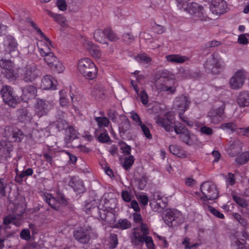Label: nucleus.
Instances as JSON below:
<instances>
[{"instance_id": "11", "label": "nucleus", "mask_w": 249, "mask_h": 249, "mask_svg": "<svg viewBox=\"0 0 249 249\" xmlns=\"http://www.w3.org/2000/svg\"><path fill=\"white\" fill-rule=\"evenodd\" d=\"M39 70L35 65H27L22 70V80L25 83H31L38 76Z\"/></svg>"}, {"instance_id": "39", "label": "nucleus", "mask_w": 249, "mask_h": 249, "mask_svg": "<svg viewBox=\"0 0 249 249\" xmlns=\"http://www.w3.org/2000/svg\"><path fill=\"white\" fill-rule=\"evenodd\" d=\"M189 131L187 129L179 135L180 139L187 144H190L192 143V137Z\"/></svg>"}, {"instance_id": "24", "label": "nucleus", "mask_w": 249, "mask_h": 249, "mask_svg": "<svg viewBox=\"0 0 249 249\" xmlns=\"http://www.w3.org/2000/svg\"><path fill=\"white\" fill-rule=\"evenodd\" d=\"M242 151V143L238 140L233 141L228 148V152L231 157H235Z\"/></svg>"}, {"instance_id": "9", "label": "nucleus", "mask_w": 249, "mask_h": 249, "mask_svg": "<svg viewBox=\"0 0 249 249\" xmlns=\"http://www.w3.org/2000/svg\"><path fill=\"white\" fill-rule=\"evenodd\" d=\"M201 191L203 197L201 199L206 200H214L218 197V191L214 184L209 182H204L201 186Z\"/></svg>"}, {"instance_id": "64", "label": "nucleus", "mask_w": 249, "mask_h": 249, "mask_svg": "<svg viewBox=\"0 0 249 249\" xmlns=\"http://www.w3.org/2000/svg\"><path fill=\"white\" fill-rule=\"evenodd\" d=\"M57 200L58 202H59V205L62 204L64 206H67L68 204V201L65 196L61 193H57Z\"/></svg>"}, {"instance_id": "10", "label": "nucleus", "mask_w": 249, "mask_h": 249, "mask_svg": "<svg viewBox=\"0 0 249 249\" xmlns=\"http://www.w3.org/2000/svg\"><path fill=\"white\" fill-rule=\"evenodd\" d=\"M247 72L243 69L237 71L230 78L229 85L233 89H239L243 86L247 78Z\"/></svg>"}, {"instance_id": "4", "label": "nucleus", "mask_w": 249, "mask_h": 249, "mask_svg": "<svg viewBox=\"0 0 249 249\" xmlns=\"http://www.w3.org/2000/svg\"><path fill=\"white\" fill-rule=\"evenodd\" d=\"M79 72L86 79L93 80L97 74V68L94 63L89 58L79 60L77 64Z\"/></svg>"}, {"instance_id": "46", "label": "nucleus", "mask_w": 249, "mask_h": 249, "mask_svg": "<svg viewBox=\"0 0 249 249\" xmlns=\"http://www.w3.org/2000/svg\"><path fill=\"white\" fill-rule=\"evenodd\" d=\"M95 137L97 138L98 140L103 143H107L109 142V136L107 134V130L104 131L103 132H101L100 134L97 136L95 135Z\"/></svg>"}, {"instance_id": "55", "label": "nucleus", "mask_w": 249, "mask_h": 249, "mask_svg": "<svg viewBox=\"0 0 249 249\" xmlns=\"http://www.w3.org/2000/svg\"><path fill=\"white\" fill-rule=\"evenodd\" d=\"M156 205L158 207L159 210H162L167 206V200L164 197H162L160 200L156 202Z\"/></svg>"}, {"instance_id": "40", "label": "nucleus", "mask_w": 249, "mask_h": 249, "mask_svg": "<svg viewBox=\"0 0 249 249\" xmlns=\"http://www.w3.org/2000/svg\"><path fill=\"white\" fill-rule=\"evenodd\" d=\"M204 208L205 210L210 212L212 214H213L215 216L221 219H223L224 218V214L223 213H220L219 211L215 209L214 207L204 204Z\"/></svg>"}, {"instance_id": "17", "label": "nucleus", "mask_w": 249, "mask_h": 249, "mask_svg": "<svg viewBox=\"0 0 249 249\" xmlns=\"http://www.w3.org/2000/svg\"><path fill=\"white\" fill-rule=\"evenodd\" d=\"M227 5L224 0H212L210 6V10L216 15H220L226 12Z\"/></svg>"}, {"instance_id": "31", "label": "nucleus", "mask_w": 249, "mask_h": 249, "mask_svg": "<svg viewBox=\"0 0 249 249\" xmlns=\"http://www.w3.org/2000/svg\"><path fill=\"white\" fill-rule=\"evenodd\" d=\"M50 46L49 44L48 45L47 43L43 41H40L37 44L39 53L42 56L44 57L45 55L53 53L51 51Z\"/></svg>"}, {"instance_id": "21", "label": "nucleus", "mask_w": 249, "mask_h": 249, "mask_svg": "<svg viewBox=\"0 0 249 249\" xmlns=\"http://www.w3.org/2000/svg\"><path fill=\"white\" fill-rule=\"evenodd\" d=\"M145 237L138 231L137 229H133V231L130 236L132 244L136 246L143 244Z\"/></svg>"}, {"instance_id": "2", "label": "nucleus", "mask_w": 249, "mask_h": 249, "mask_svg": "<svg viewBox=\"0 0 249 249\" xmlns=\"http://www.w3.org/2000/svg\"><path fill=\"white\" fill-rule=\"evenodd\" d=\"M177 1L178 7L189 13L194 19L206 20L207 17L204 9L198 3L190 0H177Z\"/></svg>"}, {"instance_id": "49", "label": "nucleus", "mask_w": 249, "mask_h": 249, "mask_svg": "<svg viewBox=\"0 0 249 249\" xmlns=\"http://www.w3.org/2000/svg\"><path fill=\"white\" fill-rule=\"evenodd\" d=\"M4 70V71L3 72V73L7 78L11 79L12 78H15L16 77L17 73L13 69V67Z\"/></svg>"}, {"instance_id": "32", "label": "nucleus", "mask_w": 249, "mask_h": 249, "mask_svg": "<svg viewBox=\"0 0 249 249\" xmlns=\"http://www.w3.org/2000/svg\"><path fill=\"white\" fill-rule=\"evenodd\" d=\"M122 122L120 124L119 129L121 135H124L127 131H128L131 127V124L129 121L125 116L122 117Z\"/></svg>"}, {"instance_id": "60", "label": "nucleus", "mask_w": 249, "mask_h": 249, "mask_svg": "<svg viewBox=\"0 0 249 249\" xmlns=\"http://www.w3.org/2000/svg\"><path fill=\"white\" fill-rule=\"evenodd\" d=\"M14 129L9 126H6L4 129V136L10 140Z\"/></svg>"}, {"instance_id": "37", "label": "nucleus", "mask_w": 249, "mask_h": 249, "mask_svg": "<svg viewBox=\"0 0 249 249\" xmlns=\"http://www.w3.org/2000/svg\"><path fill=\"white\" fill-rule=\"evenodd\" d=\"M60 98L59 102L61 107H68L69 105L68 99L66 92L64 90H61L59 91Z\"/></svg>"}, {"instance_id": "59", "label": "nucleus", "mask_w": 249, "mask_h": 249, "mask_svg": "<svg viewBox=\"0 0 249 249\" xmlns=\"http://www.w3.org/2000/svg\"><path fill=\"white\" fill-rule=\"evenodd\" d=\"M144 242L145 243L148 249H155V246L151 237L146 236Z\"/></svg>"}, {"instance_id": "63", "label": "nucleus", "mask_w": 249, "mask_h": 249, "mask_svg": "<svg viewBox=\"0 0 249 249\" xmlns=\"http://www.w3.org/2000/svg\"><path fill=\"white\" fill-rule=\"evenodd\" d=\"M190 239L188 237H185L182 242V245L185 249H192L193 248L197 246L196 244H193L192 245H190Z\"/></svg>"}, {"instance_id": "61", "label": "nucleus", "mask_w": 249, "mask_h": 249, "mask_svg": "<svg viewBox=\"0 0 249 249\" xmlns=\"http://www.w3.org/2000/svg\"><path fill=\"white\" fill-rule=\"evenodd\" d=\"M141 99L143 105L146 106L147 105L148 103V96L146 92V91L144 90L141 91L140 93Z\"/></svg>"}, {"instance_id": "50", "label": "nucleus", "mask_w": 249, "mask_h": 249, "mask_svg": "<svg viewBox=\"0 0 249 249\" xmlns=\"http://www.w3.org/2000/svg\"><path fill=\"white\" fill-rule=\"evenodd\" d=\"M56 125L59 131H61L65 129H66L68 127L67 122L65 120L62 119L58 120L56 122Z\"/></svg>"}, {"instance_id": "18", "label": "nucleus", "mask_w": 249, "mask_h": 249, "mask_svg": "<svg viewBox=\"0 0 249 249\" xmlns=\"http://www.w3.org/2000/svg\"><path fill=\"white\" fill-rule=\"evenodd\" d=\"M37 89L33 85H27L22 89L21 100L27 102L29 100L34 99L36 96Z\"/></svg>"}, {"instance_id": "38", "label": "nucleus", "mask_w": 249, "mask_h": 249, "mask_svg": "<svg viewBox=\"0 0 249 249\" xmlns=\"http://www.w3.org/2000/svg\"><path fill=\"white\" fill-rule=\"evenodd\" d=\"M239 164H244L249 160V151L242 153L235 159Z\"/></svg>"}, {"instance_id": "35", "label": "nucleus", "mask_w": 249, "mask_h": 249, "mask_svg": "<svg viewBox=\"0 0 249 249\" xmlns=\"http://www.w3.org/2000/svg\"><path fill=\"white\" fill-rule=\"evenodd\" d=\"M23 137V134L21 130L15 128L12 133L10 141L15 142H20Z\"/></svg>"}, {"instance_id": "48", "label": "nucleus", "mask_w": 249, "mask_h": 249, "mask_svg": "<svg viewBox=\"0 0 249 249\" xmlns=\"http://www.w3.org/2000/svg\"><path fill=\"white\" fill-rule=\"evenodd\" d=\"M95 120L100 127L107 126L109 124V120L107 117H97L95 118Z\"/></svg>"}, {"instance_id": "3", "label": "nucleus", "mask_w": 249, "mask_h": 249, "mask_svg": "<svg viewBox=\"0 0 249 249\" xmlns=\"http://www.w3.org/2000/svg\"><path fill=\"white\" fill-rule=\"evenodd\" d=\"M174 114L172 112H166L163 117H157L156 123L159 126L163 127L167 132H172L174 130L178 135H181L187 128L182 124L179 123L173 126V118Z\"/></svg>"}, {"instance_id": "52", "label": "nucleus", "mask_w": 249, "mask_h": 249, "mask_svg": "<svg viewBox=\"0 0 249 249\" xmlns=\"http://www.w3.org/2000/svg\"><path fill=\"white\" fill-rule=\"evenodd\" d=\"M118 244V237L116 234H112L110 237V249H115Z\"/></svg>"}, {"instance_id": "6", "label": "nucleus", "mask_w": 249, "mask_h": 249, "mask_svg": "<svg viewBox=\"0 0 249 249\" xmlns=\"http://www.w3.org/2000/svg\"><path fill=\"white\" fill-rule=\"evenodd\" d=\"M156 88L160 91L167 92L174 94L176 91L178 83L175 79H169L160 77L154 83Z\"/></svg>"}, {"instance_id": "42", "label": "nucleus", "mask_w": 249, "mask_h": 249, "mask_svg": "<svg viewBox=\"0 0 249 249\" xmlns=\"http://www.w3.org/2000/svg\"><path fill=\"white\" fill-rule=\"evenodd\" d=\"M13 223L16 225L18 224V222L17 220V217L15 215H8L3 218V224L8 225Z\"/></svg>"}, {"instance_id": "44", "label": "nucleus", "mask_w": 249, "mask_h": 249, "mask_svg": "<svg viewBox=\"0 0 249 249\" xmlns=\"http://www.w3.org/2000/svg\"><path fill=\"white\" fill-rule=\"evenodd\" d=\"M117 227L122 230H125L131 227V223L126 219H120L117 224Z\"/></svg>"}, {"instance_id": "30", "label": "nucleus", "mask_w": 249, "mask_h": 249, "mask_svg": "<svg viewBox=\"0 0 249 249\" xmlns=\"http://www.w3.org/2000/svg\"><path fill=\"white\" fill-rule=\"evenodd\" d=\"M44 199L53 209L55 210L59 209V202L52 194H47L44 196Z\"/></svg>"}, {"instance_id": "20", "label": "nucleus", "mask_w": 249, "mask_h": 249, "mask_svg": "<svg viewBox=\"0 0 249 249\" xmlns=\"http://www.w3.org/2000/svg\"><path fill=\"white\" fill-rule=\"evenodd\" d=\"M94 38L101 43L107 44L109 40V30L105 29L104 30H96L94 33Z\"/></svg>"}, {"instance_id": "25", "label": "nucleus", "mask_w": 249, "mask_h": 249, "mask_svg": "<svg viewBox=\"0 0 249 249\" xmlns=\"http://www.w3.org/2000/svg\"><path fill=\"white\" fill-rule=\"evenodd\" d=\"M165 58L168 62L176 64H182L189 60V58L185 55L179 54H170L165 56Z\"/></svg>"}, {"instance_id": "15", "label": "nucleus", "mask_w": 249, "mask_h": 249, "mask_svg": "<svg viewBox=\"0 0 249 249\" xmlns=\"http://www.w3.org/2000/svg\"><path fill=\"white\" fill-rule=\"evenodd\" d=\"M36 114L39 117L48 114L51 108L49 102L45 100L37 99L35 106Z\"/></svg>"}, {"instance_id": "16", "label": "nucleus", "mask_w": 249, "mask_h": 249, "mask_svg": "<svg viewBox=\"0 0 249 249\" xmlns=\"http://www.w3.org/2000/svg\"><path fill=\"white\" fill-rule=\"evenodd\" d=\"M74 238L82 244H87L90 240L89 231L83 227L75 229L73 233Z\"/></svg>"}, {"instance_id": "13", "label": "nucleus", "mask_w": 249, "mask_h": 249, "mask_svg": "<svg viewBox=\"0 0 249 249\" xmlns=\"http://www.w3.org/2000/svg\"><path fill=\"white\" fill-rule=\"evenodd\" d=\"M44 60L51 69L58 73L62 72L65 68L53 53L45 55Z\"/></svg>"}, {"instance_id": "8", "label": "nucleus", "mask_w": 249, "mask_h": 249, "mask_svg": "<svg viewBox=\"0 0 249 249\" xmlns=\"http://www.w3.org/2000/svg\"><path fill=\"white\" fill-rule=\"evenodd\" d=\"M191 103L190 99L184 95H181L176 98L174 101L175 105L179 109V115L182 121L186 123L188 125L192 126V122H188L183 118V114L188 108Z\"/></svg>"}, {"instance_id": "7", "label": "nucleus", "mask_w": 249, "mask_h": 249, "mask_svg": "<svg viewBox=\"0 0 249 249\" xmlns=\"http://www.w3.org/2000/svg\"><path fill=\"white\" fill-rule=\"evenodd\" d=\"M4 103L9 107H14L18 103V98L14 94L13 88L8 85H3L0 90Z\"/></svg>"}, {"instance_id": "51", "label": "nucleus", "mask_w": 249, "mask_h": 249, "mask_svg": "<svg viewBox=\"0 0 249 249\" xmlns=\"http://www.w3.org/2000/svg\"><path fill=\"white\" fill-rule=\"evenodd\" d=\"M0 66L3 70L9 69L13 67L12 62L9 60L1 59H0Z\"/></svg>"}, {"instance_id": "27", "label": "nucleus", "mask_w": 249, "mask_h": 249, "mask_svg": "<svg viewBox=\"0 0 249 249\" xmlns=\"http://www.w3.org/2000/svg\"><path fill=\"white\" fill-rule=\"evenodd\" d=\"M169 148L172 154L176 155L178 157L183 158L186 157L185 151L178 145H170Z\"/></svg>"}, {"instance_id": "56", "label": "nucleus", "mask_w": 249, "mask_h": 249, "mask_svg": "<svg viewBox=\"0 0 249 249\" xmlns=\"http://www.w3.org/2000/svg\"><path fill=\"white\" fill-rule=\"evenodd\" d=\"M122 39L127 44H130L134 39V36L128 33H125L123 35Z\"/></svg>"}, {"instance_id": "43", "label": "nucleus", "mask_w": 249, "mask_h": 249, "mask_svg": "<svg viewBox=\"0 0 249 249\" xmlns=\"http://www.w3.org/2000/svg\"><path fill=\"white\" fill-rule=\"evenodd\" d=\"M232 197L233 200L240 207L245 208L248 206L246 200L240 196L236 194H232Z\"/></svg>"}, {"instance_id": "54", "label": "nucleus", "mask_w": 249, "mask_h": 249, "mask_svg": "<svg viewBox=\"0 0 249 249\" xmlns=\"http://www.w3.org/2000/svg\"><path fill=\"white\" fill-rule=\"evenodd\" d=\"M144 136L148 139L150 140L152 138V136L150 132L148 127L145 124H142L139 125Z\"/></svg>"}, {"instance_id": "12", "label": "nucleus", "mask_w": 249, "mask_h": 249, "mask_svg": "<svg viewBox=\"0 0 249 249\" xmlns=\"http://www.w3.org/2000/svg\"><path fill=\"white\" fill-rule=\"evenodd\" d=\"M182 214L177 210H167L164 212L163 219L167 225L170 227L181 222Z\"/></svg>"}, {"instance_id": "14", "label": "nucleus", "mask_w": 249, "mask_h": 249, "mask_svg": "<svg viewBox=\"0 0 249 249\" xmlns=\"http://www.w3.org/2000/svg\"><path fill=\"white\" fill-rule=\"evenodd\" d=\"M225 109V105L223 104L219 108L211 109L209 112L208 116L210 119L211 123L216 124L223 120Z\"/></svg>"}, {"instance_id": "22", "label": "nucleus", "mask_w": 249, "mask_h": 249, "mask_svg": "<svg viewBox=\"0 0 249 249\" xmlns=\"http://www.w3.org/2000/svg\"><path fill=\"white\" fill-rule=\"evenodd\" d=\"M85 47L91 56L95 58H99L101 56V53L98 47L89 41H86Z\"/></svg>"}, {"instance_id": "28", "label": "nucleus", "mask_w": 249, "mask_h": 249, "mask_svg": "<svg viewBox=\"0 0 249 249\" xmlns=\"http://www.w3.org/2000/svg\"><path fill=\"white\" fill-rule=\"evenodd\" d=\"M246 242L244 239H240L235 236L232 239L231 247L232 249H249L246 245Z\"/></svg>"}, {"instance_id": "29", "label": "nucleus", "mask_w": 249, "mask_h": 249, "mask_svg": "<svg viewBox=\"0 0 249 249\" xmlns=\"http://www.w3.org/2000/svg\"><path fill=\"white\" fill-rule=\"evenodd\" d=\"M18 118L23 122H27L30 121L32 117L31 113L26 108H21L17 110Z\"/></svg>"}, {"instance_id": "34", "label": "nucleus", "mask_w": 249, "mask_h": 249, "mask_svg": "<svg viewBox=\"0 0 249 249\" xmlns=\"http://www.w3.org/2000/svg\"><path fill=\"white\" fill-rule=\"evenodd\" d=\"M66 136L65 141L66 143L70 142L71 140H73L77 138V131L72 127H68L66 130Z\"/></svg>"}, {"instance_id": "19", "label": "nucleus", "mask_w": 249, "mask_h": 249, "mask_svg": "<svg viewBox=\"0 0 249 249\" xmlns=\"http://www.w3.org/2000/svg\"><path fill=\"white\" fill-rule=\"evenodd\" d=\"M13 145L10 142H1L0 148V160H8L11 157V152L13 151Z\"/></svg>"}, {"instance_id": "41", "label": "nucleus", "mask_w": 249, "mask_h": 249, "mask_svg": "<svg viewBox=\"0 0 249 249\" xmlns=\"http://www.w3.org/2000/svg\"><path fill=\"white\" fill-rule=\"evenodd\" d=\"M134 59L139 63L149 64L151 61V58L145 53H142L135 56Z\"/></svg>"}, {"instance_id": "58", "label": "nucleus", "mask_w": 249, "mask_h": 249, "mask_svg": "<svg viewBox=\"0 0 249 249\" xmlns=\"http://www.w3.org/2000/svg\"><path fill=\"white\" fill-rule=\"evenodd\" d=\"M200 131L202 134L208 136L212 135L213 132V129L205 125L200 127Z\"/></svg>"}, {"instance_id": "26", "label": "nucleus", "mask_w": 249, "mask_h": 249, "mask_svg": "<svg viewBox=\"0 0 249 249\" xmlns=\"http://www.w3.org/2000/svg\"><path fill=\"white\" fill-rule=\"evenodd\" d=\"M53 79L51 75H45L42 80L41 87L43 89H55L56 85L53 81Z\"/></svg>"}, {"instance_id": "33", "label": "nucleus", "mask_w": 249, "mask_h": 249, "mask_svg": "<svg viewBox=\"0 0 249 249\" xmlns=\"http://www.w3.org/2000/svg\"><path fill=\"white\" fill-rule=\"evenodd\" d=\"M237 103L240 106H247L249 105V93L247 91L241 92L237 98Z\"/></svg>"}, {"instance_id": "23", "label": "nucleus", "mask_w": 249, "mask_h": 249, "mask_svg": "<svg viewBox=\"0 0 249 249\" xmlns=\"http://www.w3.org/2000/svg\"><path fill=\"white\" fill-rule=\"evenodd\" d=\"M4 43L6 51L8 53L15 51L18 45L15 38L10 35L7 36L5 37Z\"/></svg>"}, {"instance_id": "36", "label": "nucleus", "mask_w": 249, "mask_h": 249, "mask_svg": "<svg viewBox=\"0 0 249 249\" xmlns=\"http://www.w3.org/2000/svg\"><path fill=\"white\" fill-rule=\"evenodd\" d=\"M220 128L223 130H230L231 131H236L238 133L240 132L237 125L234 122H228L221 124Z\"/></svg>"}, {"instance_id": "62", "label": "nucleus", "mask_w": 249, "mask_h": 249, "mask_svg": "<svg viewBox=\"0 0 249 249\" xmlns=\"http://www.w3.org/2000/svg\"><path fill=\"white\" fill-rule=\"evenodd\" d=\"M130 117L131 119L135 121L139 125L142 124V122L139 116V115L135 112L132 111L130 113Z\"/></svg>"}, {"instance_id": "53", "label": "nucleus", "mask_w": 249, "mask_h": 249, "mask_svg": "<svg viewBox=\"0 0 249 249\" xmlns=\"http://www.w3.org/2000/svg\"><path fill=\"white\" fill-rule=\"evenodd\" d=\"M120 145L121 149L124 154L128 156L130 154L131 147L130 146L128 145L124 142H120Z\"/></svg>"}, {"instance_id": "1", "label": "nucleus", "mask_w": 249, "mask_h": 249, "mask_svg": "<svg viewBox=\"0 0 249 249\" xmlns=\"http://www.w3.org/2000/svg\"><path fill=\"white\" fill-rule=\"evenodd\" d=\"M109 208V200L106 196V194L98 205V200L89 199L85 201L83 208V211L91 216L105 220L107 216Z\"/></svg>"}, {"instance_id": "47", "label": "nucleus", "mask_w": 249, "mask_h": 249, "mask_svg": "<svg viewBox=\"0 0 249 249\" xmlns=\"http://www.w3.org/2000/svg\"><path fill=\"white\" fill-rule=\"evenodd\" d=\"M48 14L52 17L59 24H64L66 21V19L60 15L55 14L50 11H48Z\"/></svg>"}, {"instance_id": "45", "label": "nucleus", "mask_w": 249, "mask_h": 249, "mask_svg": "<svg viewBox=\"0 0 249 249\" xmlns=\"http://www.w3.org/2000/svg\"><path fill=\"white\" fill-rule=\"evenodd\" d=\"M134 158L132 155H128L125 157L123 162V167L125 170H128L133 164Z\"/></svg>"}, {"instance_id": "57", "label": "nucleus", "mask_w": 249, "mask_h": 249, "mask_svg": "<svg viewBox=\"0 0 249 249\" xmlns=\"http://www.w3.org/2000/svg\"><path fill=\"white\" fill-rule=\"evenodd\" d=\"M7 185V183L4 181V179L0 178V197L5 196V188Z\"/></svg>"}, {"instance_id": "5", "label": "nucleus", "mask_w": 249, "mask_h": 249, "mask_svg": "<svg viewBox=\"0 0 249 249\" xmlns=\"http://www.w3.org/2000/svg\"><path fill=\"white\" fill-rule=\"evenodd\" d=\"M224 67V63L217 53L213 54L205 63V68L213 74H219Z\"/></svg>"}]
</instances>
